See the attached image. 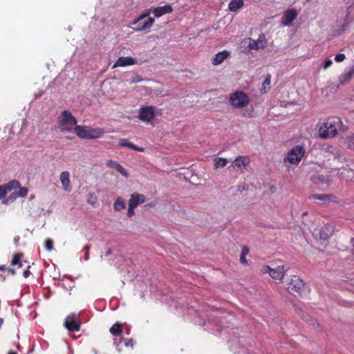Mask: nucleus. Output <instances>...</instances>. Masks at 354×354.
<instances>
[{"label":"nucleus","instance_id":"nucleus-6","mask_svg":"<svg viewBox=\"0 0 354 354\" xmlns=\"http://www.w3.org/2000/svg\"><path fill=\"white\" fill-rule=\"evenodd\" d=\"M229 101L234 107L241 109L249 104L250 98L244 92L236 91L231 94Z\"/></svg>","mask_w":354,"mask_h":354},{"label":"nucleus","instance_id":"nucleus-27","mask_svg":"<svg viewBox=\"0 0 354 354\" xmlns=\"http://www.w3.org/2000/svg\"><path fill=\"white\" fill-rule=\"evenodd\" d=\"M126 205L124 201L121 198L118 197L113 203V208L115 211H121L124 209Z\"/></svg>","mask_w":354,"mask_h":354},{"label":"nucleus","instance_id":"nucleus-9","mask_svg":"<svg viewBox=\"0 0 354 354\" xmlns=\"http://www.w3.org/2000/svg\"><path fill=\"white\" fill-rule=\"evenodd\" d=\"M156 108L153 106H145L140 107L139 110L138 118L143 122H151L156 115Z\"/></svg>","mask_w":354,"mask_h":354},{"label":"nucleus","instance_id":"nucleus-33","mask_svg":"<svg viewBox=\"0 0 354 354\" xmlns=\"http://www.w3.org/2000/svg\"><path fill=\"white\" fill-rule=\"evenodd\" d=\"M45 248L48 251H52L53 249V240L48 239L45 241Z\"/></svg>","mask_w":354,"mask_h":354},{"label":"nucleus","instance_id":"nucleus-25","mask_svg":"<svg viewBox=\"0 0 354 354\" xmlns=\"http://www.w3.org/2000/svg\"><path fill=\"white\" fill-rule=\"evenodd\" d=\"M18 188L19 191L13 192L11 194L10 198L16 199L17 197H26L28 195V189L27 187L20 186Z\"/></svg>","mask_w":354,"mask_h":354},{"label":"nucleus","instance_id":"nucleus-49","mask_svg":"<svg viewBox=\"0 0 354 354\" xmlns=\"http://www.w3.org/2000/svg\"><path fill=\"white\" fill-rule=\"evenodd\" d=\"M111 253H112V250H111V249H109V250L106 252V256H109V255H110Z\"/></svg>","mask_w":354,"mask_h":354},{"label":"nucleus","instance_id":"nucleus-20","mask_svg":"<svg viewBox=\"0 0 354 354\" xmlns=\"http://www.w3.org/2000/svg\"><path fill=\"white\" fill-rule=\"evenodd\" d=\"M154 19L153 17H148L144 22H139L137 24L134 29L137 31H143L149 29L154 24Z\"/></svg>","mask_w":354,"mask_h":354},{"label":"nucleus","instance_id":"nucleus-21","mask_svg":"<svg viewBox=\"0 0 354 354\" xmlns=\"http://www.w3.org/2000/svg\"><path fill=\"white\" fill-rule=\"evenodd\" d=\"M135 64L136 61L131 57H120L115 62L113 67L132 66Z\"/></svg>","mask_w":354,"mask_h":354},{"label":"nucleus","instance_id":"nucleus-28","mask_svg":"<svg viewBox=\"0 0 354 354\" xmlns=\"http://www.w3.org/2000/svg\"><path fill=\"white\" fill-rule=\"evenodd\" d=\"M23 257L22 253H15L11 261L12 266H17L18 267L21 268L23 266V262L21 260V258Z\"/></svg>","mask_w":354,"mask_h":354},{"label":"nucleus","instance_id":"nucleus-34","mask_svg":"<svg viewBox=\"0 0 354 354\" xmlns=\"http://www.w3.org/2000/svg\"><path fill=\"white\" fill-rule=\"evenodd\" d=\"M347 145L348 147L354 151V134L347 138Z\"/></svg>","mask_w":354,"mask_h":354},{"label":"nucleus","instance_id":"nucleus-1","mask_svg":"<svg viewBox=\"0 0 354 354\" xmlns=\"http://www.w3.org/2000/svg\"><path fill=\"white\" fill-rule=\"evenodd\" d=\"M342 124L339 118H328L319 127V133L322 138H333L337 134V128Z\"/></svg>","mask_w":354,"mask_h":354},{"label":"nucleus","instance_id":"nucleus-18","mask_svg":"<svg viewBox=\"0 0 354 354\" xmlns=\"http://www.w3.org/2000/svg\"><path fill=\"white\" fill-rule=\"evenodd\" d=\"M106 166L109 168L115 169L117 170L122 176L124 177H128L129 174L127 170L118 162L114 161L113 160H109L106 162Z\"/></svg>","mask_w":354,"mask_h":354},{"label":"nucleus","instance_id":"nucleus-7","mask_svg":"<svg viewBox=\"0 0 354 354\" xmlns=\"http://www.w3.org/2000/svg\"><path fill=\"white\" fill-rule=\"evenodd\" d=\"M286 271L283 266H279L276 268H272L269 266H263L261 270L263 274H269L273 279L279 281H281L284 277Z\"/></svg>","mask_w":354,"mask_h":354},{"label":"nucleus","instance_id":"nucleus-39","mask_svg":"<svg viewBox=\"0 0 354 354\" xmlns=\"http://www.w3.org/2000/svg\"><path fill=\"white\" fill-rule=\"evenodd\" d=\"M134 209H135V207H133L132 206H129L128 210H127V214L129 217H131L133 215H134V214H135Z\"/></svg>","mask_w":354,"mask_h":354},{"label":"nucleus","instance_id":"nucleus-2","mask_svg":"<svg viewBox=\"0 0 354 354\" xmlns=\"http://www.w3.org/2000/svg\"><path fill=\"white\" fill-rule=\"evenodd\" d=\"M75 132L82 139L92 140L102 138L105 131L100 127L92 128L88 126H75Z\"/></svg>","mask_w":354,"mask_h":354},{"label":"nucleus","instance_id":"nucleus-40","mask_svg":"<svg viewBox=\"0 0 354 354\" xmlns=\"http://www.w3.org/2000/svg\"><path fill=\"white\" fill-rule=\"evenodd\" d=\"M333 64V62L330 59H326L324 64V68L326 69L328 67H330Z\"/></svg>","mask_w":354,"mask_h":354},{"label":"nucleus","instance_id":"nucleus-48","mask_svg":"<svg viewBox=\"0 0 354 354\" xmlns=\"http://www.w3.org/2000/svg\"><path fill=\"white\" fill-rule=\"evenodd\" d=\"M351 245L353 247V252L354 253V238H352L351 239Z\"/></svg>","mask_w":354,"mask_h":354},{"label":"nucleus","instance_id":"nucleus-4","mask_svg":"<svg viewBox=\"0 0 354 354\" xmlns=\"http://www.w3.org/2000/svg\"><path fill=\"white\" fill-rule=\"evenodd\" d=\"M286 289L292 295H301L306 289L305 283L299 276L291 275L286 281Z\"/></svg>","mask_w":354,"mask_h":354},{"label":"nucleus","instance_id":"nucleus-8","mask_svg":"<svg viewBox=\"0 0 354 354\" xmlns=\"http://www.w3.org/2000/svg\"><path fill=\"white\" fill-rule=\"evenodd\" d=\"M79 315L71 313L68 315L64 321V326L70 332L79 331L80 329V322L78 319Z\"/></svg>","mask_w":354,"mask_h":354},{"label":"nucleus","instance_id":"nucleus-5","mask_svg":"<svg viewBox=\"0 0 354 354\" xmlns=\"http://www.w3.org/2000/svg\"><path fill=\"white\" fill-rule=\"evenodd\" d=\"M306 153L304 146L297 145L290 150L283 159L284 162H289L291 165H298Z\"/></svg>","mask_w":354,"mask_h":354},{"label":"nucleus","instance_id":"nucleus-50","mask_svg":"<svg viewBox=\"0 0 354 354\" xmlns=\"http://www.w3.org/2000/svg\"><path fill=\"white\" fill-rule=\"evenodd\" d=\"M3 324V318H0V328L1 327Z\"/></svg>","mask_w":354,"mask_h":354},{"label":"nucleus","instance_id":"nucleus-23","mask_svg":"<svg viewBox=\"0 0 354 354\" xmlns=\"http://www.w3.org/2000/svg\"><path fill=\"white\" fill-rule=\"evenodd\" d=\"M244 5L243 0H232L228 6V8L231 12H236Z\"/></svg>","mask_w":354,"mask_h":354},{"label":"nucleus","instance_id":"nucleus-30","mask_svg":"<svg viewBox=\"0 0 354 354\" xmlns=\"http://www.w3.org/2000/svg\"><path fill=\"white\" fill-rule=\"evenodd\" d=\"M110 333L115 336L119 335L122 333V324L117 322L114 324L109 330Z\"/></svg>","mask_w":354,"mask_h":354},{"label":"nucleus","instance_id":"nucleus-38","mask_svg":"<svg viewBox=\"0 0 354 354\" xmlns=\"http://www.w3.org/2000/svg\"><path fill=\"white\" fill-rule=\"evenodd\" d=\"M354 74V71L351 70L349 71L345 75H344V81H348L350 79L352 78L353 75Z\"/></svg>","mask_w":354,"mask_h":354},{"label":"nucleus","instance_id":"nucleus-35","mask_svg":"<svg viewBox=\"0 0 354 354\" xmlns=\"http://www.w3.org/2000/svg\"><path fill=\"white\" fill-rule=\"evenodd\" d=\"M91 248L90 245H86L84 247L83 250L84 251V259L85 261H87L89 259V249Z\"/></svg>","mask_w":354,"mask_h":354},{"label":"nucleus","instance_id":"nucleus-15","mask_svg":"<svg viewBox=\"0 0 354 354\" xmlns=\"http://www.w3.org/2000/svg\"><path fill=\"white\" fill-rule=\"evenodd\" d=\"M230 55V51L223 50L215 55V56L212 59V64L214 66H218L223 63Z\"/></svg>","mask_w":354,"mask_h":354},{"label":"nucleus","instance_id":"nucleus-10","mask_svg":"<svg viewBox=\"0 0 354 354\" xmlns=\"http://www.w3.org/2000/svg\"><path fill=\"white\" fill-rule=\"evenodd\" d=\"M267 46V39L263 34H261L257 40L251 39L248 47L250 50L263 49Z\"/></svg>","mask_w":354,"mask_h":354},{"label":"nucleus","instance_id":"nucleus-24","mask_svg":"<svg viewBox=\"0 0 354 354\" xmlns=\"http://www.w3.org/2000/svg\"><path fill=\"white\" fill-rule=\"evenodd\" d=\"M332 196L328 194H313L309 197L310 199L319 200L322 204L330 201Z\"/></svg>","mask_w":354,"mask_h":354},{"label":"nucleus","instance_id":"nucleus-11","mask_svg":"<svg viewBox=\"0 0 354 354\" xmlns=\"http://www.w3.org/2000/svg\"><path fill=\"white\" fill-rule=\"evenodd\" d=\"M250 162V159L246 156H240L237 157L232 162L230 167L234 169L242 170L245 169Z\"/></svg>","mask_w":354,"mask_h":354},{"label":"nucleus","instance_id":"nucleus-47","mask_svg":"<svg viewBox=\"0 0 354 354\" xmlns=\"http://www.w3.org/2000/svg\"><path fill=\"white\" fill-rule=\"evenodd\" d=\"M8 270V268L6 266H0V270L3 271V270Z\"/></svg>","mask_w":354,"mask_h":354},{"label":"nucleus","instance_id":"nucleus-41","mask_svg":"<svg viewBox=\"0 0 354 354\" xmlns=\"http://www.w3.org/2000/svg\"><path fill=\"white\" fill-rule=\"evenodd\" d=\"M250 252V249L248 246H243L242 248L241 255L247 256Z\"/></svg>","mask_w":354,"mask_h":354},{"label":"nucleus","instance_id":"nucleus-26","mask_svg":"<svg viewBox=\"0 0 354 354\" xmlns=\"http://www.w3.org/2000/svg\"><path fill=\"white\" fill-rule=\"evenodd\" d=\"M20 185H21V183H19V181H18L17 180H10L8 183L3 185L7 192H10L12 189H15L19 187Z\"/></svg>","mask_w":354,"mask_h":354},{"label":"nucleus","instance_id":"nucleus-46","mask_svg":"<svg viewBox=\"0 0 354 354\" xmlns=\"http://www.w3.org/2000/svg\"><path fill=\"white\" fill-rule=\"evenodd\" d=\"M10 273H11L12 275L15 274V270H14L13 268H8V270H7Z\"/></svg>","mask_w":354,"mask_h":354},{"label":"nucleus","instance_id":"nucleus-43","mask_svg":"<svg viewBox=\"0 0 354 354\" xmlns=\"http://www.w3.org/2000/svg\"><path fill=\"white\" fill-rule=\"evenodd\" d=\"M133 344H134V342L132 339L126 340L125 343H124L126 346H131V347L133 346Z\"/></svg>","mask_w":354,"mask_h":354},{"label":"nucleus","instance_id":"nucleus-45","mask_svg":"<svg viewBox=\"0 0 354 354\" xmlns=\"http://www.w3.org/2000/svg\"><path fill=\"white\" fill-rule=\"evenodd\" d=\"M142 81V78L139 75H136V77H134L132 80V82H139Z\"/></svg>","mask_w":354,"mask_h":354},{"label":"nucleus","instance_id":"nucleus-19","mask_svg":"<svg viewBox=\"0 0 354 354\" xmlns=\"http://www.w3.org/2000/svg\"><path fill=\"white\" fill-rule=\"evenodd\" d=\"M60 181L65 191L70 192L71 190L70 174L68 171H62L60 174Z\"/></svg>","mask_w":354,"mask_h":354},{"label":"nucleus","instance_id":"nucleus-12","mask_svg":"<svg viewBox=\"0 0 354 354\" xmlns=\"http://www.w3.org/2000/svg\"><path fill=\"white\" fill-rule=\"evenodd\" d=\"M297 12L295 9H288L285 11L282 18L281 24L283 26H290L297 17Z\"/></svg>","mask_w":354,"mask_h":354},{"label":"nucleus","instance_id":"nucleus-42","mask_svg":"<svg viewBox=\"0 0 354 354\" xmlns=\"http://www.w3.org/2000/svg\"><path fill=\"white\" fill-rule=\"evenodd\" d=\"M30 266H28L27 267V269L24 270V273H23V276L25 277V278H28L30 274V272L29 270Z\"/></svg>","mask_w":354,"mask_h":354},{"label":"nucleus","instance_id":"nucleus-14","mask_svg":"<svg viewBox=\"0 0 354 354\" xmlns=\"http://www.w3.org/2000/svg\"><path fill=\"white\" fill-rule=\"evenodd\" d=\"M146 197L144 194L138 193L132 194L129 200L128 205L136 208L138 205L143 203Z\"/></svg>","mask_w":354,"mask_h":354},{"label":"nucleus","instance_id":"nucleus-13","mask_svg":"<svg viewBox=\"0 0 354 354\" xmlns=\"http://www.w3.org/2000/svg\"><path fill=\"white\" fill-rule=\"evenodd\" d=\"M337 175L345 181L351 182L354 180V170L349 167H343L338 169Z\"/></svg>","mask_w":354,"mask_h":354},{"label":"nucleus","instance_id":"nucleus-16","mask_svg":"<svg viewBox=\"0 0 354 354\" xmlns=\"http://www.w3.org/2000/svg\"><path fill=\"white\" fill-rule=\"evenodd\" d=\"M334 232V227L333 225L327 224L322 227L319 232V238L322 240L329 239Z\"/></svg>","mask_w":354,"mask_h":354},{"label":"nucleus","instance_id":"nucleus-32","mask_svg":"<svg viewBox=\"0 0 354 354\" xmlns=\"http://www.w3.org/2000/svg\"><path fill=\"white\" fill-rule=\"evenodd\" d=\"M149 14H150V10H146L144 13H142L138 18H136L133 21V22H132L133 25H136L137 24H139V22H140L143 19L148 17Z\"/></svg>","mask_w":354,"mask_h":354},{"label":"nucleus","instance_id":"nucleus-37","mask_svg":"<svg viewBox=\"0 0 354 354\" xmlns=\"http://www.w3.org/2000/svg\"><path fill=\"white\" fill-rule=\"evenodd\" d=\"M346 57L344 54L339 53L337 54L335 57V60L337 62H341L345 59Z\"/></svg>","mask_w":354,"mask_h":354},{"label":"nucleus","instance_id":"nucleus-17","mask_svg":"<svg viewBox=\"0 0 354 354\" xmlns=\"http://www.w3.org/2000/svg\"><path fill=\"white\" fill-rule=\"evenodd\" d=\"M173 11V8L171 5L167 4L163 6H159L155 8L153 10V13L156 17H160L162 15L168 13H171Z\"/></svg>","mask_w":354,"mask_h":354},{"label":"nucleus","instance_id":"nucleus-29","mask_svg":"<svg viewBox=\"0 0 354 354\" xmlns=\"http://www.w3.org/2000/svg\"><path fill=\"white\" fill-rule=\"evenodd\" d=\"M271 88V75L268 74L262 83L261 91L266 93Z\"/></svg>","mask_w":354,"mask_h":354},{"label":"nucleus","instance_id":"nucleus-44","mask_svg":"<svg viewBox=\"0 0 354 354\" xmlns=\"http://www.w3.org/2000/svg\"><path fill=\"white\" fill-rule=\"evenodd\" d=\"M245 257L246 256H243V255H241V257H240V261L243 264H247L248 263V261H247V260L245 259Z\"/></svg>","mask_w":354,"mask_h":354},{"label":"nucleus","instance_id":"nucleus-31","mask_svg":"<svg viewBox=\"0 0 354 354\" xmlns=\"http://www.w3.org/2000/svg\"><path fill=\"white\" fill-rule=\"evenodd\" d=\"M214 167L215 168H219V167H224L227 164V160L223 158H216L214 160Z\"/></svg>","mask_w":354,"mask_h":354},{"label":"nucleus","instance_id":"nucleus-51","mask_svg":"<svg viewBox=\"0 0 354 354\" xmlns=\"http://www.w3.org/2000/svg\"><path fill=\"white\" fill-rule=\"evenodd\" d=\"M8 354H17L16 352L10 351L8 353Z\"/></svg>","mask_w":354,"mask_h":354},{"label":"nucleus","instance_id":"nucleus-22","mask_svg":"<svg viewBox=\"0 0 354 354\" xmlns=\"http://www.w3.org/2000/svg\"><path fill=\"white\" fill-rule=\"evenodd\" d=\"M118 145L120 147H128L129 149H133L137 151H141V152L144 151L143 147H138V146L135 145L134 144L129 142L128 140L124 139V138L120 139L118 141Z\"/></svg>","mask_w":354,"mask_h":354},{"label":"nucleus","instance_id":"nucleus-36","mask_svg":"<svg viewBox=\"0 0 354 354\" xmlns=\"http://www.w3.org/2000/svg\"><path fill=\"white\" fill-rule=\"evenodd\" d=\"M7 191L5 187L3 185H0V199H3L6 197L7 194Z\"/></svg>","mask_w":354,"mask_h":354},{"label":"nucleus","instance_id":"nucleus-3","mask_svg":"<svg viewBox=\"0 0 354 354\" xmlns=\"http://www.w3.org/2000/svg\"><path fill=\"white\" fill-rule=\"evenodd\" d=\"M59 129L62 132L71 131L77 126V120L68 111H64L58 118Z\"/></svg>","mask_w":354,"mask_h":354}]
</instances>
